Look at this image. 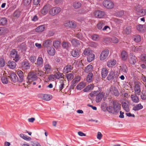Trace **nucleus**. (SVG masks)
I'll list each match as a JSON object with an SVG mask.
<instances>
[{
    "instance_id": "33",
    "label": "nucleus",
    "mask_w": 146,
    "mask_h": 146,
    "mask_svg": "<svg viewBox=\"0 0 146 146\" xmlns=\"http://www.w3.org/2000/svg\"><path fill=\"white\" fill-rule=\"evenodd\" d=\"M93 76V74L92 73H89L86 77V80L88 82H91L92 81Z\"/></svg>"
},
{
    "instance_id": "48",
    "label": "nucleus",
    "mask_w": 146,
    "mask_h": 146,
    "mask_svg": "<svg viewBox=\"0 0 146 146\" xmlns=\"http://www.w3.org/2000/svg\"><path fill=\"white\" fill-rule=\"evenodd\" d=\"M138 15L141 16H143L145 15H146V9H141Z\"/></svg>"
},
{
    "instance_id": "13",
    "label": "nucleus",
    "mask_w": 146,
    "mask_h": 146,
    "mask_svg": "<svg viewBox=\"0 0 146 146\" xmlns=\"http://www.w3.org/2000/svg\"><path fill=\"white\" fill-rule=\"evenodd\" d=\"M44 68L45 73H50L51 70V67L50 65L48 63H46L44 64Z\"/></svg>"
},
{
    "instance_id": "54",
    "label": "nucleus",
    "mask_w": 146,
    "mask_h": 146,
    "mask_svg": "<svg viewBox=\"0 0 146 146\" xmlns=\"http://www.w3.org/2000/svg\"><path fill=\"white\" fill-rule=\"evenodd\" d=\"M35 71L36 74H37L39 76H42L44 74V72L38 69L37 68L35 70Z\"/></svg>"
},
{
    "instance_id": "61",
    "label": "nucleus",
    "mask_w": 146,
    "mask_h": 146,
    "mask_svg": "<svg viewBox=\"0 0 146 146\" xmlns=\"http://www.w3.org/2000/svg\"><path fill=\"white\" fill-rule=\"evenodd\" d=\"M17 73L20 78H21V79H23V72L21 70H19L17 71Z\"/></svg>"
},
{
    "instance_id": "31",
    "label": "nucleus",
    "mask_w": 146,
    "mask_h": 146,
    "mask_svg": "<svg viewBox=\"0 0 146 146\" xmlns=\"http://www.w3.org/2000/svg\"><path fill=\"white\" fill-rule=\"evenodd\" d=\"M132 100L135 103H137L139 102V98L138 96L136 95H132L131 96Z\"/></svg>"
},
{
    "instance_id": "29",
    "label": "nucleus",
    "mask_w": 146,
    "mask_h": 146,
    "mask_svg": "<svg viewBox=\"0 0 146 146\" xmlns=\"http://www.w3.org/2000/svg\"><path fill=\"white\" fill-rule=\"evenodd\" d=\"M79 53V51L78 50H73L71 52V55L74 57H78Z\"/></svg>"
},
{
    "instance_id": "8",
    "label": "nucleus",
    "mask_w": 146,
    "mask_h": 146,
    "mask_svg": "<svg viewBox=\"0 0 146 146\" xmlns=\"http://www.w3.org/2000/svg\"><path fill=\"white\" fill-rule=\"evenodd\" d=\"M64 25L66 27L70 28H74L76 27V24L73 21H65L64 23Z\"/></svg>"
},
{
    "instance_id": "56",
    "label": "nucleus",
    "mask_w": 146,
    "mask_h": 146,
    "mask_svg": "<svg viewBox=\"0 0 146 146\" xmlns=\"http://www.w3.org/2000/svg\"><path fill=\"white\" fill-rule=\"evenodd\" d=\"M29 60L32 63H34L36 60V57L34 56H31L29 58Z\"/></svg>"
},
{
    "instance_id": "57",
    "label": "nucleus",
    "mask_w": 146,
    "mask_h": 146,
    "mask_svg": "<svg viewBox=\"0 0 146 146\" xmlns=\"http://www.w3.org/2000/svg\"><path fill=\"white\" fill-rule=\"evenodd\" d=\"M50 44V41L49 40H47L44 42L43 45L44 47H47Z\"/></svg>"
},
{
    "instance_id": "27",
    "label": "nucleus",
    "mask_w": 146,
    "mask_h": 146,
    "mask_svg": "<svg viewBox=\"0 0 146 146\" xmlns=\"http://www.w3.org/2000/svg\"><path fill=\"white\" fill-rule=\"evenodd\" d=\"M143 106L141 104H139L134 106L133 108V110L135 111H137L142 109Z\"/></svg>"
},
{
    "instance_id": "44",
    "label": "nucleus",
    "mask_w": 146,
    "mask_h": 146,
    "mask_svg": "<svg viewBox=\"0 0 146 146\" xmlns=\"http://www.w3.org/2000/svg\"><path fill=\"white\" fill-rule=\"evenodd\" d=\"M144 25L139 24L136 26L137 29L140 32H142L144 30Z\"/></svg>"
},
{
    "instance_id": "5",
    "label": "nucleus",
    "mask_w": 146,
    "mask_h": 146,
    "mask_svg": "<svg viewBox=\"0 0 146 146\" xmlns=\"http://www.w3.org/2000/svg\"><path fill=\"white\" fill-rule=\"evenodd\" d=\"M61 11V9L59 7H54L50 10L49 13L50 15L54 16L60 13Z\"/></svg>"
},
{
    "instance_id": "42",
    "label": "nucleus",
    "mask_w": 146,
    "mask_h": 146,
    "mask_svg": "<svg viewBox=\"0 0 146 146\" xmlns=\"http://www.w3.org/2000/svg\"><path fill=\"white\" fill-rule=\"evenodd\" d=\"M20 136L23 139L27 141H30L31 139V138L30 137H28L23 134H20Z\"/></svg>"
},
{
    "instance_id": "9",
    "label": "nucleus",
    "mask_w": 146,
    "mask_h": 146,
    "mask_svg": "<svg viewBox=\"0 0 146 146\" xmlns=\"http://www.w3.org/2000/svg\"><path fill=\"white\" fill-rule=\"evenodd\" d=\"M94 14L96 17L101 18L105 15V13L103 11L97 10L94 12Z\"/></svg>"
},
{
    "instance_id": "22",
    "label": "nucleus",
    "mask_w": 146,
    "mask_h": 146,
    "mask_svg": "<svg viewBox=\"0 0 146 146\" xmlns=\"http://www.w3.org/2000/svg\"><path fill=\"white\" fill-rule=\"evenodd\" d=\"M108 71L106 68H103L102 69L101 74L103 78H105L108 75Z\"/></svg>"
},
{
    "instance_id": "36",
    "label": "nucleus",
    "mask_w": 146,
    "mask_h": 146,
    "mask_svg": "<svg viewBox=\"0 0 146 146\" xmlns=\"http://www.w3.org/2000/svg\"><path fill=\"white\" fill-rule=\"evenodd\" d=\"M121 56L122 59L124 60H126L127 58V54L126 51L123 50L121 53Z\"/></svg>"
},
{
    "instance_id": "24",
    "label": "nucleus",
    "mask_w": 146,
    "mask_h": 146,
    "mask_svg": "<svg viewBox=\"0 0 146 146\" xmlns=\"http://www.w3.org/2000/svg\"><path fill=\"white\" fill-rule=\"evenodd\" d=\"M135 94L137 95H139L141 92L140 88L139 85L138 84H135L134 88Z\"/></svg>"
},
{
    "instance_id": "17",
    "label": "nucleus",
    "mask_w": 146,
    "mask_h": 146,
    "mask_svg": "<svg viewBox=\"0 0 146 146\" xmlns=\"http://www.w3.org/2000/svg\"><path fill=\"white\" fill-rule=\"evenodd\" d=\"M73 68L71 65H67L64 67L63 70V72L64 73H68L70 72Z\"/></svg>"
},
{
    "instance_id": "45",
    "label": "nucleus",
    "mask_w": 146,
    "mask_h": 146,
    "mask_svg": "<svg viewBox=\"0 0 146 146\" xmlns=\"http://www.w3.org/2000/svg\"><path fill=\"white\" fill-rule=\"evenodd\" d=\"M11 81L15 82L17 80V77L16 74L14 73L12 74L11 76Z\"/></svg>"
},
{
    "instance_id": "62",
    "label": "nucleus",
    "mask_w": 146,
    "mask_h": 146,
    "mask_svg": "<svg viewBox=\"0 0 146 146\" xmlns=\"http://www.w3.org/2000/svg\"><path fill=\"white\" fill-rule=\"evenodd\" d=\"M32 0H23V3L25 5H29L31 3Z\"/></svg>"
},
{
    "instance_id": "12",
    "label": "nucleus",
    "mask_w": 146,
    "mask_h": 146,
    "mask_svg": "<svg viewBox=\"0 0 146 146\" xmlns=\"http://www.w3.org/2000/svg\"><path fill=\"white\" fill-rule=\"evenodd\" d=\"M136 59L135 56L131 54L128 58L129 63L131 64H135L136 62Z\"/></svg>"
},
{
    "instance_id": "7",
    "label": "nucleus",
    "mask_w": 146,
    "mask_h": 146,
    "mask_svg": "<svg viewBox=\"0 0 146 146\" xmlns=\"http://www.w3.org/2000/svg\"><path fill=\"white\" fill-rule=\"evenodd\" d=\"M10 55L11 57L15 58L13 60L16 62L19 59V56L17 54V52L15 49H13L11 51Z\"/></svg>"
},
{
    "instance_id": "20",
    "label": "nucleus",
    "mask_w": 146,
    "mask_h": 146,
    "mask_svg": "<svg viewBox=\"0 0 146 146\" xmlns=\"http://www.w3.org/2000/svg\"><path fill=\"white\" fill-rule=\"evenodd\" d=\"M43 63V60L42 57L39 56L37 60L36 64L37 66L42 67Z\"/></svg>"
},
{
    "instance_id": "59",
    "label": "nucleus",
    "mask_w": 146,
    "mask_h": 146,
    "mask_svg": "<svg viewBox=\"0 0 146 146\" xmlns=\"http://www.w3.org/2000/svg\"><path fill=\"white\" fill-rule=\"evenodd\" d=\"M20 15V12L18 10L16 11L13 13V16L15 17L18 18Z\"/></svg>"
},
{
    "instance_id": "60",
    "label": "nucleus",
    "mask_w": 146,
    "mask_h": 146,
    "mask_svg": "<svg viewBox=\"0 0 146 146\" xmlns=\"http://www.w3.org/2000/svg\"><path fill=\"white\" fill-rule=\"evenodd\" d=\"M5 61L2 58H0V67H3L5 65Z\"/></svg>"
},
{
    "instance_id": "41",
    "label": "nucleus",
    "mask_w": 146,
    "mask_h": 146,
    "mask_svg": "<svg viewBox=\"0 0 146 146\" xmlns=\"http://www.w3.org/2000/svg\"><path fill=\"white\" fill-rule=\"evenodd\" d=\"M62 46L64 48L67 49L70 46V44L68 42L64 41L62 43Z\"/></svg>"
},
{
    "instance_id": "40",
    "label": "nucleus",
    "mask_w": 146,
    "mask_h": 146,
    "mask_svg": "<svg viewBox=\"0 0 146 146\" xmlns=\"http://www.w3.org/2000/svg\"><path fill=\"white\" fill-rule=\"evenodd\" d=\"M93 66L89 64L86 66L85 69V72H88L91 71L93 70Z\"/></svg>"
},
{
    "instance_id": "19",
    "label": "nucleus",
    "mask_w": 146,
    "mask_h": 146,
    "mask_svg": "<svg viewBox=\"0 0 146 146\" xmlns=\"http://www.w3.org/2000/svg\"><path fill=\"white\" fill-rule=\"evenodd\" d=\"M21 65L23 67L26 69H29L30 67V65L28 61H25L22 62Z\"/></svg>"
},
{
    "instance_id": "2",
    "label": "nucleus",
    "mask_w": 146,
    "mask_h": 146,
    "mask_svg": "<svg viewBox=\"0 0 146 146\" xmlns=\"http://www.w3.org/2000/svg\"><path fill=\"white\" fill-rule=\"evenodd\" d=\"M109 52L108 49H105L103 50L101 53L100 56V60L103 61L106 59L108 57Z\"/></svg>"
},
{
    "instance_id": "35",
    "label": "nucleus",
    "mask_w": 146,
    "mask_h": 146,
    "mask_svg": "<svg viewBox=\"0 0 146 146\" xmlns=\"http://www.w3.org/2000/svg\"><path fill=\"white\" fill-rule=\"evenodd\" d=\"M131 31V27L130 26L126 27L124 29L123 32L124 33L127 35H129L130 34Z\"/></svg>"
},
{
    "instance_id": "46",
    "label": "nucleus",
    "mask_w": 146,
    "mask_h": 146,
    "mask_svg": "<svg viewBox=\"0 0 146 146\" xmlns=\"http://www.w3.org/2000/svg\"><path fill=\"white\" fill-rule=\"evenodd\" d=\"M7 19L5 18H3L0 19V25H6L7 23Z\"/></svg>"
},
{
    "instance_id": "55",
    "label": "nucleus",
    "mask_w": 146,
    "mask_h": 146,
    "mask_svg": "<svg viewBox=\"0 0 146 146\" xmlns=\"http://www.w3.org/2000/svg\"><path fill=\"white\" fill-rule=\"evenodd\" d=\"M141 9V6L140 5H138L135 6V10L136 11L137 13L138 14Z\"/></svg>"
},
{
    "instance_id": "53",
    "label": "nucleus",
    "mask_w": 146,
    "mask_h": 146,
    "mask_svg": "<svg viewBox=\"0 0 146 146\" xmlns=\"http://www.w3.org/2000/svg\"><path fill=\"white\" fill-rule=\"evenodd\" d=\"M56 78V79H58L61 78H62V77L64 76L63 74L60 73H57L55 74L54 75Z\"/></svg>"
},
{
    "instance_id": "1",
    "label": "nucleus",
    "mask_w": 146,
    "mask_h": 146,
    "mask_svg": "<svg viewBox=\"0 0 146 146\" xmlns=\"http://www.w3.org/2000/svg\"><path fill=\"white\" fill-rule=\"evenodd\" d=\"M113 106L115 114L118 113L120 110L121 108V105L116 100H114L113 103Z\"/></svg>"
},
{
    "instance_id": "30",
    "label": "nucleus",
    "mask_w": 146,
    "mask_h": 146,
    "mask_svg": "<svg viewBox=\"0 0 146 146\" xmlns=\"http://www.w3.org/2000/svg\"><path fill=\"white\" fill-rule=\"evenodd\" d=\"M48 52L50 55L53 56L55 54V50L53 47H51L48 48Z\"/></svg>"
},
{
    "instance_id": "15",
    "label": "nucleus",
    "mask_w": 146,
    "mask_h": 146,
    "mask_svg": "<svg viewBox=\"0 0 146 146\" xmlns=\"http://www.w3.org/2000/svg\"><path fill=\"white\" fill-rule=\"evenodd\" d=\"M70 42L73 46H78L80 45V41L76 38H73L71 41Z\"/></svg>"
},
{
    "instance_id": "34",
    "label": "nucleus",
    "mask_w": 146,
    "mask_h": 146,
    "mask_svg": "<svg viewBox=\"0 0 146 146\" xmlns=\"http://www.w3.org/2000/svg\"><path fill=\"white\" fill-rule=\"evenodd\" d=\"M86 83H79V84L78 85L76 86V88L77 90H81L83 88L86 86Z\"/></svg>"
},
{
    "instance_id": "28",
    "label": "nucleus",
    "mask_w": 146,
    "mask_h": 146,
    "mask_svg": "<svg viewBox=\"0 0 146 146\" xmlns=\"http://www.w3.org/2000/svg\"><path fill=\"white\" fill-rule=\"evenodd\" d=\"M72 6L74 8L78 9L80 8L82 6V4L80 2L75 1L73 3Z\"/></svg>"
},
{
    "instance_id": "37",
    "label": "nucleus",
    "mask_w": 146,
    "mask_h": 146,
    "mask_svg": "<svg viewBox=\"0 0 146 146\" xmlns=\"http://www.w3.org/2000/svg\"><path fill=\"white\" fill-rule=\"evenodd\" d=\"M8 31L7 29L5 27H0V35H4Z\"/></svg>"
},
{
    "instance_id": "14",
    "label": "nucleus",
    "mask_w": 146,
    "mask_h": 146,
    "mask_svg": "<svg viewBox=\"0 0 146 146\" xmlns=\"http://www.w3.org/2000/svg\"><path fill=\"white\" fill-rule=\"evenodd\" d=\"M116 64V60L114 59H111L107 63V65L109 67H111L114 66Z\"/></svg>"
},
{
    "instance_id": "32",
    "label": "nucleus",
    "mask_w": 146,
    "mask_h": 146,
    "mask_svg": "<svg viewBox=\"0 0 146 146\" xmlns=\"http://www.w3.org/2000/svg\"><path fill=\"white\" fill-rule=\"evenodd\" d=\"M95 57V55L92 53L89 54L87 58L88 61L89 62L92 61L94 59Z\"/></svg>"
},
{
    "instance_id": "26",
    "label": "nucleus",
    "mask_w": 146,
    "mask_h": 146,
    "mask_svg": "<svg viewBox=\"0 0 146 146\" xmlns=\"http://www.w3.org/2000/svg\"><path fill=\"white\" fill-rule=\"evenodd\" d=\"M105 24V22L104 21H99L97 25V28L99 30L102 29L103 27L104 26Z\"/></svg>"
},
{
    "instance_id": "51",
    "label": "nucleus",
    "mask_w": 146,
    "mask_h": 146,
    "mask_svg": "<svg viewBox=\"0 0 146 146\" xmlns=\"http://www.w3.org/2000/svg\"><path fill=\"white\" fill-rule=\"evenodd\" d=\"M68 81H70L71 80H72L74 77L73 75L71 73H69L67 74L66 75Z\"/></svg>"
},
{
    "instance_id": "6",
    "label": "nucleus",
    "mask_w": 146,
    "mask_h": 146,
    "mask_svg": "<svg viewBox=\"0 0 146 146\" xmlns=\"http://www.w3.org/2000/svg\"><path fill=\"white\" fill-rule=\"evenodd\" d=\"M118 77L117 75H115L114 72L113 71L110 72L107 78L108 80H110L113 79V81H117Z\"/></svg>"
},
{
    "instance_id": "52",
    "label": "nucleus",
    "mask_w": 146,
    "mask_h": 146,
    "mask_svg": "<svg viewBox=\"0 0 146 146\" xmlns=\"http://www.w3.org/2000/svg\"><path fill=\"white\" fill-rule=\"evenodd\" d=\"M120 71H122L124 73H127V69L126 66L123 65L121 68Z\"/></svg>"
},
{
    "instance_id": "64",
    "label": "nucleus",
    "mask_w": 146,
    "mask_h": 146,
    "mask_svg": "<svg viewBox=\"0 0 146 146\" xmlns=\"http://www.w3.org/2000/svg\"><path fill=\"white\" fill-rule=\"evenodd\" d=\"M141 59L143 62H146V54H143L141 55Z\"/></svg>"
},
{
    "instance_id": "47",
    "label": "nucleus",
    "mask_w": 146,
    "mask_h": 146,
    "mask_svg": "<svg viewBox=\"0 0 146 146\" xmlns=\"http://www.w3.org/2000/svg\"><path fill=\"white\" fill-rule=\"evenodd\" d=\"M106 110L109 113H110L114 114H115V112L114 111L113 107L111 106L107 107L106 108Z\"/></svg>"
},
{
    "instance_id": "4",
    "label": "nucleus",
    "mask_w": 146,
    "mask_h": 146,
    "mask_svg": "<svg viewBox=\"0 0 146 146\" xmlns=\"http://www.w3.org/2000/svg\"><path fill=\"white\" fill-rule=\"evenodd\" d=\"M27 78L29 80V82L35 81L37 79V77L36 73L33 72H30L29 73Z\"/></svg>"
},
{
    "instance_id": "58",
    "label": "nucleus",
    "mask_w": 146,
    "mask_h": 146,
    "mask_svg": "<svg viewBox=\"0 0 146 146\" xmlns=\"http://www.w3.org/2000/svg\"><path fill=\"white\" fill-rule=\"evenodd\" d=\"M48 79L50 81H56V78L54 75H51L48 77Z\"/></svg>"
},
{
    "instance_id": "18",
    "label": "nucleus",
    "mask_w": 146,
    "mask_h": 146,
    "mask_svg": "<svg viewBox=\"0 0 146 146\" xmlns=\"http://www.w3.org/2000/svg\"><path fill=\"white\" fill-rule=\"evenodd\" d=\"M104 96V95L102 93H99V94H97L96 98V102L98 103L100 102Z\"/></svg>"
},
{
    "instance_id": "10",
    "label": "nucleus",
    "mask_w": 146,
    "mask_h": 146,
    "mask_svg": "<svg viewBox=\"0 0 146 146\" xmlns=\"http://www.w3.org/2000/svg\"><path fill=\"white\" fill-rule=\"evenodd\" d=\"M123 108L126 112H129V103L127 100H125L123 101L121 103Z\"/></svg>"
},
{
    "instance_id": "38",
    "label": "nucleus",
    "mask_w": 146,
    "mask_h": 146,
    "mask_svg": "<svg viewBox=\"0 0 146 146\" xmlns=\"http://www.w3.org/2000/svg\"><path fill=\"white\" fill-rule=\"evenodd\" d=\"M92 53V51L89 48H86L84 52V54L86 56H88L89 54Z\"/></svg>"
},
{
    "instance_id": "3",
    "label": "nucleus",
    "mask_w": 146,
    "mask_h": 146,
    "mask_svg": "<svg viewBox=\"0 0 146 146\" xmlns=\"http://www.w3.org/2000/svg\"><path fill=\"white\" fill-rule=\"evenodd\" d=\"M103 5L106 8L110 9L113 8L114 5L113 2L110 0H105L103 2Z\"/></svg>"
},
{
    "instance_id": "50",
    "label": "nucleus",
    "mask_w": 146,
    "mask_h": 146,
    "mask_svg": "<svg viewBox=\"0 0 146 146\" xmlns=\"http://www.w3.org/2000/svg\"><path fill=\"white\" fill-rule=\"evenodd\" d=\"M60 42L58 40L56 41L53 42V45L54 47L58 48L60 46Z\"/></svg>"
},
{
    "instance_id": "21",
    "label": "nucleus",
    "mask_w": 146,
    "mask_h": 146,
    "mask_svg": "<svg viewBox=\"0 0 146 146\" xmlns=\"http://www.w3.org/2000/svg\"><path fill=\"white\" fill-rule=\"evenodd\" d=\"M52 96L51 95L46 94H42V99L48 101L51 99Z\"/></svg>"
},
{
    "instance_id": "11",
    "label": "nucleus",
    "mask_w": 146,
    "mask_h": 146,
    "mask_svg": "<svg viewBox=\"0 0 146 146\" xmlns=\"http://www.w3.org/2000/svg\"><path fill=\"white\" fill-rule=\"evenodd\" d=\"M50 8V6L49 5H45L41 10V13L43 15H46L48 13Z\"/></svg>"
},
{
    "instance_id": "49",
    "label": "nucleus",
    "mask_w": 146,
    "mask_h": 146,
    "mask_svg": "<svg viewBox=\"0 0 146 146\" xmlns=\"http://www.w3.org/2000/svg\"><path fill=\"white\" fill-rule=\"evenodd\" d=\"M141 99L143 100H146V91L145 90H143L141 92Z\"/></svg>"
},
{
    "instance_id": "25",
    "label": "nucleus",
    "mask_w": 146,
    "mask_h": 146,
    "mask_svg": "<svg viewBox=\"0 0 146 146\" xmlns=\"http://www.w3.org/2000/svg\"><path fill=\"white\" fill-rule=\"evenodd\" d=\"M45 27L44 25H40L35 29V31L38 33L42 32L44 31Z\"/></svg>"
},
{
    "instance_id": "16",
    "label": "nucleus",
    "mask_w": 146,
    "mask_h": 146,
    "mask_svg": "<svg viewBox=\"0 0 146 146\" xmlns=\"http://www.w3.org/2000/svg\"><path fill=\"white\" fill-rule=\"evenodd\" d=\"M110 92L111 94L115 96H118L119 95V93L118 90L115 87H111L110 89Z\"/></svg>"
},
{
    "instance_id": "63",
    "label": "nucleus",
    "mask_w": 146,
    "mask_h": 146,
    "mask_svg": "<svg viewBox=\"0 0 146 146\" xmlns=\"http://www.w3.org/2000/svg\"><path fill=\"white\" fill-rule=\"evenodd\" d=\"M111 41L114 43H117L118 42V38L115 37H113L111 38Z\"/></svg>"
},
{
    "instance_id": "43",
    "label": "nucleus",
    "mask_w": 146,
    "mask_h": 146,
    "mask_svg": "<svg viewBox=\"0 0 146 146\" xmlns=\"http://www.w3.org/2000/svg\"><path fill=\"white\" fill-rule=\"evenodd\" d=\"M134 40L136 42H138L141 40V38L140 35H136L133 37Z\"/></svg>"
},
{
    "instance_id": "39",
    "label": "nucleus",
    "mask_w": 146,
    "mask_h": 146,
    "mask_svg": "<svg viewBox=\"0 0 146 146\" xmlns=\"http://www.w3.org/2000/svg\"><path fill=\"white\" fill-rule=\"evenodd\" d=\"M94 87L93 85L90 84L88 85L87 86L86 88L83 90V91L85 92H88L90 90H91L93 89Z\"/></svg>"
},
{
    "instance_id": "23",
    "label": "nucleus",
    "mask_w": 146,
    "mask_h": 146,
    "mask_svg": "<svg viewBox=\"0 0 146 146\" xmlns=\"http://www.w3.org/2000/svg\"><path fill=\"white\" fill-rule=\"evenodd\" d=\"M7 66L10 68L14 69L16 67V64L14 61H9L8 62Z\"/></svg>"
}]
</instances>
